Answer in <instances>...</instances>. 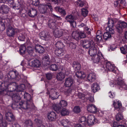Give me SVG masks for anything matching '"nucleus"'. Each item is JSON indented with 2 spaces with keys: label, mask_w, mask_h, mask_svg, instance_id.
<instances>
[{
  "label": "nucleus",
  "mask_w": 127,
  "mask_h": 127,
  "mask_svg": "<svg viewBox=\"0 0 127 127\" xmlns=\"http://www.w3.org/2000/svg\"><path fill=\"white\" fill-rule=\"evenodd\" d=\"M108 26L106 28L108 32L105 33L103 35L104 39L106 40L110 38L111 37V34H113L114 31L113 28L114 26V22L111 19L109 20L108 22Z\"/></svg>",
  "instance_id": "f257e3e1"
},
{
  "label": "nucleus",
  "mask_w": 127,
  "mask_h": 127,
  "mask_svg": "<svg viewBox=\"0 0 127 127\" xmlns=\"http://www.w3.org/2000/svg\"><path fill=\"white\" fill-rule=\"evenodd\" d=\"M101 52H98L97 54L94 56L92 57V60L94 63H100L101 64L102 68L101 69H105L104 67V65L106 63L105 62L104 60L103 59H101Z\"/></svg>",
  "instance_id": "f03ea898"
},
{
  "label": "nucleus",
  "mask_w": 127,
  "mask_h": 127,
  "mask_svg": "<svg viewBox=\"0 0 127 127\" xmlns=\"http://www.w3.org/2000/svg\"><path fill=\"white\" fill-rule=\"evenodd\" d=\"M59 91L58 89L55 88L49 89L47 93L49 95V98L52 100L58 98L60 95Z\"/></svg>",
  "instance_id": "7ed1b4c3"
},
{
  "label": "nucleus",
  "mask_w": 127,
  "mask_h": 127,
  "mask_svg": "<svg viewBox=\"0 0 127 127\" xmlns=\"http://www.w3.org/2000/svg\"><path fill=\"white\" fill-rule=\"evenodd\" d=\"M53 109L58 113H60L62 116H65L68 115L69 113V111L65 108L61 109L58 107V105L54 104L52 105Z\"/></svg>",
  "instance_id": "20e7f679"
},
{
  "label": "nucleus",
  "mask_w": 127,
  "mask_h": 127,
  "mask_svg": "<svg viewBox=\"0 0 127 127\" xmlns=\"http://www.w3.org/2000/svg\"><path fill=\"white\" fill-rule=\"evenodd\" d=\"M25 5L24 2L18 3V4L16 5L13 6V7L14 9L19 10V12L20 13L21 15L22 14V16L23 17H25L26 16V14L24 13L25 11L24 9Z\"/></svg>",
  "instance_id": "39448f33"
},
{
  "label": "nucleus",
  "mask_w": 127,
  "mask_h": 127,
  "mask_svg": "<svg viewBox=\"0 0 127 127\" xmlns=\"http://www.w3.org/2000/svg\"><path fill=\"white\" fill-rule=\"evenodd\" d=\"M47 117L50 122L55 121L57 118V116L56 113L53 111L48 113L47 114Z\"/></svg>",
  "instance_id": "423d86ee"
},
{
  "label": "nucleus",
  "mask_w": 127,
  "mask_h": 127,
  "mask_svg": "<svg viewBox=\"0 0 127 127\" xmlns=\"http://www.w3.org/2000/svg\"><path fill=\"white\" fill-rule=\"evenodd\" d=\"M48 7L50 9L51 11H53L52 8L50 4H48L46 5L40 4V12L43 13L46 12Z\"/></svg>",
  "instance_id": "0eeeda50"
},
{
  "label": "nucleus",
  "mask_w": 127,
  "mask_h": 127,
  "mask_svg": "<svg viewBox=\"0 0 127 127\" xmlns=\"http://www.w3.org/2000/svg\"><path fill=\"white\" fill-rule=\"evenodd\" d=\"M9 7L5 4L2 5L0 7V12L2 14H7L10 11Z\"/></svg>",
  "instance_id": "6e6552de"
},
{
  "label": "nucleus",
  "mask_w": 127,
  "mask_h": 127,
  "mask_svg": "<svg viewBox=\"0 0 127 127\" xmlns=\"http://www.w3.org/2000/svg\"><path fill=\"white\" fill-rule=\"evenodd\" d=\"M122 28H127V23L125 22H122L116 25L117 31L119 32H122Z\"/></svg>",
  "instance_id": "1a4fd4ad"
},
{
  "label": "nucleus",
  "mask_w": 127,
  "mask_h": 127,
  "mask_svg": "<svg viewBox=\"0 0 127 127\" xmlns=\"http://www.w3.org/2000/svg\"><path fill=\"white\" fill-rule=\"evenodd\" d=\"M5 116L6 119L8 121H13L15 120V117L10 112H8L6 113Z\"/></svg>",
  "instance_id": "9d476101"
},
{
  "label": "nucleus",
  "mask_w": 127,
  "mask_h": 127,
  "mask_svg": "<svg viewBox=\"0 0 127 127\" xmlns=\"http://www.w3.org/2000/svg\"><path fill=\"white\" fill-rule=\"evenodd\" d=\"M105 62L106 63L105 64H106V69L109 71H113L115 68V66L114 64H111L110 62H108L106 63V61H105ZM104 68L105 69H103L102 70H106L105 68Z\"/></svg>",
  "instance_id": "9b49d317"
},
{
  "label": "nucleus",
  "mask_w": 127,
  "mask_h": 127,
  "mask_svg": "<svg viewBox=\"0 0 127 127\" xmlns=\"http://www.w3.org/2000/svg\"><path fill=\"white\" fill-rule=\"evenodd\" d=\"M28 64L32 67H39L40 66V61L39 60L36 59L31 62L28 61Z\"/></svg>",
  "instance_id": "f8f14e48"
},
{
  "label": "nucleus",
  "mask_w": 127,
  "mask_h": 127,
  "mask_svg": "<svg viewBox=\"0 0 127 127\" xmlns=\"http://www.w3.org/2000/svg\"><path fill=\"white\" fill-rule=\"evenodd\" d=\"M117 85L120 86L125 90L127 89V87L124 82L122 80L121 77H119L117 78V80L116 81Z\"/></svg>",
  "instance_id": "ddd939ff"
},
{
  "label": "nucleus",
  "mask_w": 127,
  "mask_h": 127,
  "mask_svg": "<svg viewBox=\"0 0 127 127\" xmlns=\"http://www.w3.org/2000/svg\"><path fill=\"white\" fill-rule=\"evenodd\" d=\"M92 47L89 48L88 53L92 57L97 54V50L94 45H92Z\"/></svg>",
  "instance_id": "4468645a"
},
{
  "label": "nucleus",
  "mask_w": 127,
  "mask_h": 127,
  "mask_svg": "<svg viewBox=\"0 0 127 127\" xmlns=\"http://www.w3.org/2000/svg\"><path fill=\"white\" fill-rule=\"evenodd\" d=\"M87 109L88 111L90 113H95L97 112V108L93 104H89L87 107Z\"/></svg>",
  "instance_id": "2eb2a0df"
},
{
  "label": "nucleus",
  "mask_w": 127,
  "mask_h": 127,
  "mask_svg": "<svg viewBox=\"0 0 127 127\" xmlns=\"http://www.w3.org/2000/svg\"><path fill=\"white\" fill-rule=\"evenodd\" d=\"M14 29L12 27L8 28L6 29V33L9 37H13L14 34Z\"/></svg>",
  "instance_id": "dca6fc26"
},
{
  "label": "nucleus",
  "mask_w": 127,
  "mask_h": 127,
  "mask_svg": "<svg viewBox=\"0 0 127 127\" xmlns=\"http://www.w3.org/2000/svg\"><path fill=\"white\" fill-rule=\"evenodd\" d=\"M63 33L62 30L57 28L55 29L54 32V36L57 38H59L62 36Z\"/></svg>",
  "instance_id": "f3484780"
},
{
  "label": "nucleus",
  "mask_w": 127,
  "mask_h": 127,
  "mask_svg": "<svg viewBox=\"0 0 127 127\" xmlns=\"http://www.w3.org/2000/svg\"><path fill=\"white\" fill-rule=\"evenodd\" d=\"M95 122H96V120L94 115H90L88 116L87 121V123L88 124L91 125H93Z\"/></svg>",
  "instance_id": "a211bd4d"
},
{
  "label": "nucleus",
  "mask_w": 127,
  "mask_h": 127,
  "mask_svg": "<svg viewBox=\"0 0 127 127\" xmlns=\"http://www.w3.org/2000/svg\"><path fill=\"white\" fill-rule=\"evenodd\" d=\"M62 125L64 127H72L71 123L67 120H63L61 121Z\"/></svg>",
  "instance_id": "6ab92c4d"
},
{
  "label": "nucleus",
  "mask_w": 127,
  "mask_h": 127,
  "mask_svg": "<svg viewBox=\"0 0 127 127\" xmlns=\"http://www.w3.org/2000/svg\"><path fill=\"white\" fill-rule=\"evenodd\" d=\"M40 36L41 39H43L44 38L45 40H48L50 37L48 33L45 31L42 32H41Z\"/></svg>",
  "instance_id": "aec40b11"
},
{
  "label": "nucleus",
  "mask_w": 127,
  "mask_h": 127,
  "mask_svg": "<svg viewBox=\"0 0 127 127\" xmlns=\"http://www.w3.org/2000/svg\"><path fill=\"white\" fill-rule=\"evenodd\" d=\"M87 79L89 81L91 82L94 81L96 79L95 74L94 73L89 74L87 76Z\"/></svg>",
  "instance_id": "412c9836"
},
{
  "label": "nucleus",
  "mask_w": 127,
  "mask_h": 127,
  "mask_svg": "<svg viewBox=\"0 0 127 127\" xmlns=\"http://www.w3.org/2000/svg\"><path fill=\"white\" fill-rule=\"evenodd\" d=\"M28 14L30 17L34 18L37 15V11L36 10L31 8L29 11Z\"/></svg>",
  "instance_id": "4be33fe9"
},
{
  "label": "nucleus",
  "mask_w": 127,
  "mask_h": 127,
  "mask_svg": "<svg viewBox=\"0 0 127 127\" xmlns=\"http://www.w3.org/2000/svg\"><path fill=\"white\" fill-rule=\"evenodd\" d=\"M100 89L99 85L96 83L93 84L91 86L92 91L95 93L98 91Z\"/></svg>",
  "instance_id": "5701e85b"
},
{
  "label": "nucleus",
  "mask_w": 127,
  "mask_h": 127,
  "mask_svg": "<svg viewBox=\"0 0 127 127\" xmlns=\"http://www.w3.org/2000/svg\"><path fill=\"white\" fill-rule=\"evenodd\" d=\"M73 83L72 79L70 78H68L66 79L64 84L66 87H70Z\"/></svg>",
  "instance_id": "b1692460"
},
{
  "label": "nucleus",
  "mask_w": 127,
  "mask_h": 127,
  "mask_svg": "<svg viewBox=\"0 0 127 127\" xmlns=\"http://www.w3.org/2000/svg\"><path fill=\"white\" fill-rule=\"evenodd\" d=\"M55 9L56 11L59 12L63 16H64L66 14L65 10L62 8L58 6L56 7H55Z\"/></svg>",
  "instance_id": "393cba45"
},
{
  "label": "nucleus",
  "mask_w": 127,
  "mask_h": 127,
  "mask_svg": "<svg viewBox=\"0 0 127 127\" xmlns=\"http://www.w3.org/2000/svg\"><path fill=\"white\" fill-rule=\"evenodd\" d=\"M75 75L78 78H83L86 76V75L84 72L79 71L76 72Z\"/></svg>",
  "instance_id": "a878e982"
},
{
  "label": "nucleus",
  "mask_w": 127,
  "mask_h": 127,
  "mask_svg": "<svg viewBox=\"0 0 127 127\" xmlns=\"http://www.w3.org/2000/svg\"><path fill=\"white\" fill-rule=\"evenodd\" d=\"M56 105H58L59 108H61V109H62L66 106L67 105V102L65 100H62L58 104Z\"/></svg>",
  "instance_id": "bb28decb"
},
{
  "label": "nucleus",
  "mask_w": 127,
  "mask_h": 127,
  "mask_svg": "<svg viewBox=\"0 0 127 127\" xmlns=\"http://www.w3.org/2000/svg\"><path fill=\"white\" fill-rule=\"evenodd\" d=\"M92 45H94L93 44V42L92 41L90 42L87 41L86 42L84 43L83 45V47L85 49H88V48H90V47H92Z\"/></svg>",
  "instance_id": "cd10ccee"
},
{
  "label": "nucleus",
  "mask_w": 127,
  "mask_h": 127,
  "mask_svg": "<svg viewBox=\"0 0 127 127\" xmlns=\"http://www.w3.org/2000/svg\"><path fill=\"white\" fill-rule=\"evenodd\" d=\"M72 66L76 70H79L81 68L80 64L79 63L76 62H74L73 63Z\"/></svg>",
  "instance_id": "c85d7f7f"
},
{
  "label": "nucleus",
  "mask_w": 127,
  "mask_h": 127,
  "mask_svg": "<svg viewBox=\"0 0 127 127\" xmlns=\"http://www.w3.org/2000/svg\"><path fill=\"white\" fill-rule=\"evenodd\" d=\"M56 77L58 80L61 81L64 79L65 75L64 73L60 72L57 74Z\"/></svg>",
  "instance_id": "c756f323"
},
{
  "label": "nucleus",
  "mask_w": 127,
  "mask_h": 127,
  "mask_svg": "<svg viewBox=\"0 0 127 127\" xmlns=\"http://www.w3.org/2000/svg\"><path fill=\"white\" fill-rule=\"evenodd\" d=\"M19 104L20 106V107L23 109H26L28 108V105L27 101L24 102H20L19 103Z\"/></svg>",
  "instance_id": "7c9ffc66"
},
{
  "label": "nucleus",
  "mask_w": 127,
  "mask_h": 127,
  "mask_svg": "<svg viewBox=\"0 0 127 127\" xmlns=\"http://www.w3.org/2000/svg\"><path fill=\"white\" fill-rule=\"evenodd\" d=\"M113 104L115 108L116 109H118L122 106L121 102H120L119 101L117 100L114 101Z\"/></svg>",
  "instance_id": "2f4dec72"
},
{
  "label": "nucleus",
  "mask_w": 127,
  "mask_h": 127,
  "mask_svg": "<svg viewBox=\"0 0 127 127\" xmlns=\"http://www.w3.org/2000/svg\"><path fill=\"white\" fill-rule=\"evenodd\" d=\"M79 122V123L84 125H85L87 123L86 118L84 117H82L80 118Z\"/></svg>",
  "instance_id": "473e14b6"
},
{
  "label": "nucleus",
  "mask_w": 127,
  "mask_h": 127,
  "mask_svg": "<svg viewBox=\"0 0 127 127\" xmlns=\"http://www.w3.org/2000/svg\"><path fill=\"white\" fill-rule=\"evenodd\" d=\"M27 51L30 56L33 57L35 56L32 47H28L27 48Z\"/></svg>",
  "instance_id": "72a5a7b5"
},
{
  "label": "nucleus",
  "mask_w": 127,
  "mask_h": 127,
  "mask_svg": "<svg viewBox=\"0 0 127 127\" xmlns=\"http://www.w3.org/2000/svg\"><path fill=\"white\" fill-rule=\"evenodd\" d=\"M64 52V51L62 48H56V49L55 51V53L56 55L60 56V55H61V54H62V55H63Z\"/></svg>",
  "instance_id": "f704fd0d"
},
{
  "label": "nucleus",
  "mask_w": 127,
  "mask_h": 127,
  "mask_svg": "<svg viewBox=\"0 0 127 127\" xmlns=\"http://www.w3.org/2000/svg\"><path fill=\"white\" fill-rule=\"evenodd\" d=\"M72 36L74 39L76 40H78L79 39V32L78 31L73 32L72 33Z\"/></svg>",
  "instance_id": "c9c22d12"
},
{
  "label": "nucleus",
  "mask_w": 127,
  "mask_h": 127,
  "mask_svg": "<svg viewBox=\"0 0 127 127\" xmlns=\"http://www.w3.org/2000/svg\"><path fill=\"white\" fill-rule=\"evenodd\" d=\"M12 99L15 102H18L20 99L21 98L19 95L15 94L13 95Z\"/></svg>",
  "instance_id": "e433bc0d"
},
{
  "label": "nucleus",
  "mask_w": 127,
  "mask_h": 127,
  "mask_svg": "<svg viewBox=\"0 0 127 127\" xmlns=\"http://www.w3.org/2000/svg\"><path fill=\"white\" fill-rule=\"evenodd\" d=\"M17 72L16 71L10 72L9 73V75L10 79L14 80L16 75L17 74Z\"/></svg>",
  "instance_id": "4c0bfd02"
},
{
  "label": "nucleus",
  "mask_w": 127,
  "mask_h": 127,
  "mask_svg": "<svg viewBox=\"0 0 127 127\" xmlns=\"http://www.w3.org/2000/svg\"><path fill=\"white\" fill-rule=\"evenodd\" d=\"M57 48H62L64 46L63 43L60 41H58L56 44Z\"/></svg>",
  "instance_id": "58836bf2"
},
{
  "label": "nucleus",
  "mask_w": 127,
  "mask_h": 127,
  "mask_svg": "<svg viewBox=\"0 0 127 127\" xmlns=\"http://www.w3.org/2000/svg\"><path fill=\"white\" fill-rule=\"evenodd\" d=\"M49 68L51 70L55 71L58 70V66L57 65L55 64H53L50 66Z\"/></svg>",
  "instance_id": "ea45409f"
},
{
  "label": "nucleus",
  "mask_w": 127,
  "mask_h": 127,
  "mask_svg": "<svg viewBox=\"0 0 127 127\" xmlns=\"http://www.w3.org/2000/svg\"><path fill=\"white\" fill-rule=\"evenodd\" d=\"M25 127H32V123L31 120H27L24 123Z\"/></svg>",
  "instance_id": "a19ab883"
},
{
  "label": "nucleus",
  "mask_w": 127,
  "mask_h": 127,
  "mask_svg": "<svg viewBox=\"0 0 127 127\" xmlns=\"http://www.w3.org/2000/svg\"><path fill=\"white\" fill-rule=\"evenodd\" d=\"M120 49L121 52L122 53L124 54H126L127 52V45L121 47Z\"/></svg>",
  "instance_id": "79ce46f5"
},
{
  "label": "nucleus",
  "mask_w": 127,
  "mask_h": 127,
  "mask_svg": "<svg viewBox=\"0 0 127 127\" xmlns=\"http://www.w3.org/2000/svg\"><path fill=\"white\" fill-rule=\"evenodd\" d=\"M26 47L23 45L21 46L20 48L19 51L21 54H25L26 51Z\"/></svg>",
  "instance_id": "37998d69"
},
{
  "label": "nucleus",
  "mask_w": 127,
  "mask_h": 127,
  "mask_svg": "<svg viewBox=\"0 0 127 127\" xmlns=\"http://www.w3.org/2000/svg\"><path fill=\"white\" fill-rule=\"evenodd\" d=\"M65 19L67 22H69L73 20L74 17L72 15H68L66 17Z\"/></svg>",
  "instance_id": "c03bdc74"
},
{
  "label": "nucleus",
  "mask_w": 127,
  "mask_h": 127,
  "mask_svg": "<svg viewBox=\"0 0 127 127\" xmlns=\"http://www.w3.org/2000/svg\"><path fill=\"white\" fill-rule=\"evenodd\" d=\"M73 111L74 112L76 113H80L81 111V109L80 107L78 106H75L73 108Z\"/></svg>",
  "instance_id": "a18cd8bd"
},
{
  "label": "nucleus",
  "mask_w": 127,
  "mask_h": 127,
  "mask_svg": "<svg viewBox=\"0 0 127 127\" xmlns=\"http://www.w3.org/2000/svg\"><path fill=\"white\" fill-rule=\"evenodd\" d=\"M123 119V116L120 113H118L117 114L116 116V119L117 121H118L122 120Z\"/></svg>",
  "instance_id": "49530a36"
},
{
  "label": "nucleus",
  "mask_w": 127,
  "mask_h": 127,
  "mask_svg": "<svg viewBox=\"0 0 127 127\" xmlns=\"http://www.w3.org/2000/svg\"><path fill=\"white\" fill-rule=\"evenodd\" d=\"M85 2L83 0H79L77 2V5L79 7H81L84 5Z\"/></svg>",
  "instance_id": "de8ad7c7"
},
{
  "label": "nucleus",
  "mask_w": 127,
  "mask_h": 127,
  "mask_svg": "<svg viewBox=\"0 0 127 127\" xmlns=\"http://www.w3.org/2000/svg\"><path fill=\"white\" fill-rule=\"evenodd\" d=\"M51 22L49 23L48 24V25L49 27L52 29H54L55 27H56L55 26V23L53 21H51Z\"/></svg>",
  "instance_id": "09e8293b"
},
{
  "label": "nucleus",
  "mask_w": 127,
  "mask_h": 127,
  "mask_svg": "<svg viewBox=\"0 0 127 127\" xmlns=\"http://www.w3.org/2000/svg\"><path fill=\"white\" fill-rule=\"evenodd\" d=\"M82 14L84 17L86 16L88 14V11L87 10L84 8H83L81 10Z\"/></svg>",
  "instance_id": "8fccbe9b"
},
{
  "label": "nucleus",
  "mask_w": 127,
  "mask_h": 127,
  "mask_svg": "<svg viewBox=\"0 0 127 127\" xmlns=\"http://www.w3.org/2000/svg\"><path fill=\"white\" fill-rule=\"evenodd\" d=\"M79 39L81 38H85L86 36V34L83 32H79Z\"/></svg>",
  "instance_id": "3c124183"
},
{
  "label": "nucleus",
  "mask_w": 127,
  "mask_h": 127,
  "mask_svg": "<svg viewBox=\"0 0 127 127\" xmlns=\"http://www.w3.org/2000/svg\"><path fill=\"white\" fill-rule=\"evenodd\" d=\"M5 27L4 23L0 22V31H3L5 29Z\"/></svg>",
  "instance_id": "603ef678"
},
{
  "label": "nucleus",
  "mask_w": 127,
  "mask_h": 127,
  "mask_svg": "<svg viewBox=\"0 0 127 127\" xmlns=\"http://www.w3.org/2000/svg\"><path fill=\"white\" fill-rule=\"evenodd\" d=\"M22 76H23L22 74L21 75L19 74L17 72V74L16 75L14 80H16L17 81L19 80L22 78Z\"/></svg>",
  "instance_id": "864d4df0"
},
{
  "label": "nucleus",
  "mask_w": 127,
  "mask_h": 127,
  "mask_svg": "<svg viewBox=\"0 0 127 127\" xmlns=\"http://www.w3.org/2000/svg\"><path fill=\"white\" fill-rule=\"evenodd\" d=\"M39 0H32V4L33 5L36 6H39Z\"/></svg>",
  "instance_id": "5fc2aeb1"
},
{
  "label": "nucleus",
  "mask_w": 127,
  "mask_h": 127,
  "mask_svg": "<svg viewBox=\"0 0 127 127\" xmlns=\"http://www.w3.org/2000/svg\"><path fill=\"white\" fill-rule=\"evenodd\" d=\"M24 98L26 99L27 100L31 98L30 95L29 94L26 92L24 93Z\"/></svg>",
  "instance_id": "6e6d98bb"
},
{
  "label": "nucleus",
  "mask_w": 127,
  "mask_h": 127,
  "mask_svg": "<svg viewBox=\"0 0 127 127\" xmlns=\"http://www.w3.org/2000/svg\"><path fill=\"white\" fill-rule=\"evenodd\" d=\"M102 35H101V34L99 36H96V41L98 42L101 41L102 40Z\"/></svg>",
  "instance_id": "4d7b16f0"
},
{
  "label": "nucleus",
  "mask_w": 127,
  "mask_h": 127,
  "mask_svg": "<svg viewBox=\"0 0 127 127\" xmlns=\"http://www.w3.org/2000/svg\"><path fill=\"white\" fill-rule=\"evenodd\" d=\"M117 46L115 44H113L111 45L110 48L108 50L110 51L114 50L117 48Z\"/></svg>",
  "instance_id": "13d9d810"
},
{
  "label": "nucleus",
  "mask_w": 127,
  "mask_h": 127,
  "mask_svg": "<svg viewBox=\"0 0 127 127\" xmlns=\"http://www.w3.org/2000/svg\"><path fill=\"white\" fill-rule=\"evenodd\" d=\"M6 122L5 121H2L0 124V127H6Z\"/></svg>",
  "instance_id": "bf43d9fd"
},
{
  "label": "nucleus",
  "mask_w": 127,
  "mask_h": 127,
  "mask_svg": "<svg viewBox=\"0 0 127 127\" xmlns=\"http://www.w3.org/2000/svg\"><path fill=\"white\" fill-rule=\"evenodd\" d=\"M71 89L70 88H69L65 91L64 93L66 95H69L71 94Z\"/></svg>",
  "instance_id": "052dcab7"
},
{
  "label": "nucleus",
  "mask_w": 127,
  "mask_h": 127,
  "mask_svg": "<svg viewBox=\"0 0 127 127\" xmlns=\"http://www.w3.org/2000/svg\"><path fill=\"white\" fill-rule=\"evenodd\" d=\"M117 80V79H116L114 82L113 81H111L110 82L109 84L111 87H113L114 86V84H117V82L116 81Z\"/></svg>",
  "instance_id": "680f3d73"
},
{
  "label": "nucleus",
  "mask_w": 127,
  "mask_h": 127,
  "mask_svg": "<svg viewBox=\"0 0 127 127\" xmlns=\"http://www.w3.org/2000/svg\"><path fill=\"white\" fill-rule=\"evenodd\" d=\"M40 49V45H36L35 47V52L37 53H40L39 49Z\"/></svg>",
  "instance_id": "e2e57ef3"
},
{
  "label": "nucleus",
  "mask_w": 127,
  "mask_h": 127,
  "mask_svg": "<svg viewBox=\"0 0 127 127\" xmlns=\"http://www.w3.org/2000/svg\"><path fill=\"white\" fill-rule=\"evenodd\" d=\"M70 24V25L73 27H74L76 26V23L75 22H74L73 20L72 21L69 22Z\"/></svg>",
  "instance_id": "0e129e2a"
},
{
  "label": "nucleus",
  "mask_w": 127,
  "mask_h": 127,
  "mask_svg": "<svg viewBox=\"0 0 127 127\" xmlns=\"http://www.w3.org/2000/svg\"><path fill=\"white\" fill-rule=\"evenodd\" d=\"M52 74L51 73H48L46 74V77L48 79L50 80L52 78Z\"/></svg>",
  "instance_id": "69168bd1"
},
{
  "label": "nucleus",
  "mask_w": 127,
  "mask_h": 127,
  "mask_svg": "<svg viewBox=\"0 0 127 127\" xmlns=\"http://www.w3.org/2000/svg\"><path fill=\"white\" fill-rule=\"evenodd\" d=\"M96 112H97V113L100 116H102L104 113V112L100 110H98V111H97Z\"/></svg>",
  "instance_id": "338daca9"
},
{
  "label": "nucleus",
  "mask_w": 127,
  "mask_h": 127,
  "mask_svg": "<svg viewBox=\"0 0 127 127\" xmlns=\"http://www.w3.org/2000/svg\"><path fill=\"white\" fill-rule=\"evenodd\" d=\"M78 96L79 98L82 99H84L85 98L84 95L82 93H79Z\"/></svg>",
  "instance_id": "774afa93"
}]
</instances>
